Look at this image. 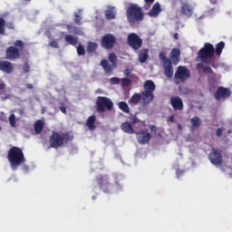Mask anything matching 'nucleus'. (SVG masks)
I'll return each instance as SVG.
<instances>
[{"mask_svg":"<svg viewBox=\"0 0 232 232\" xmlns=\"http://www.w3.org/2000/svg\"><path fill=\"white\" fill-rule=\"evenodd\" d=\"M215 55V46L212 44L206 43L204 46L198 52L197 61H201L197 64L198 70H202L203 73H210L214 75L213 69L209 67L211 59Z\"/></svg>","mask_w":232,"mask_h":232,"instance_id":"1","label":"nucleus"},{"mask_svg":"<svg viewBox=\"0 0 232 232\" xmlns=\"http://www.w3.org/2000/svg\"><path fill=\"white\" fill-rule=\"evenodd\" d=\"M73 138L74 137L72 132L53 131L49 139L50 148H53L54 150H58V148H63L64 144L72 142Z\"/></svg>","mask_w":232,"mask_h":232,"instance_id":"2","label":"nucleus"},{"mask_svg":"<svg viewBox=\"0 0 232 232\" xmlns=\"http://www.w3.org/2000/svg\"><path fill=\"white\" fill-rule=\"evenodd\" d=\"M7 160L13 171H15L21 164H24V153L19 147H12L7 152Z\"/></svg>","mask_w":232,"mask_h":232,"instance_id":"3","label":"nucleus"},{"mask_svg":"<svg viewBox=\"0 0 232 232\" xmlns=\"http://www.w3.org/2000/svg\"><path fill=\"white\" fill-rule=\"evenodd\" d=\"M127 21L132 24L139 21H144V12L137 4H130L127 8Z\"/></svg>","mask_w":232,"mask_h":232,"instance_id":"4","label":"nucleus"},{"mask_svg":"<svg viewBox=\"0 0 232 232\" xmlns=\"http://www.w3.org/2000/svg\"><path fill=\"white\" fill-rule=\"evenodd\" d=\"M24 51V43L22 40H16L13 46H9L5 50V57L9 61L21 59V53Z\"/></svg>","mask_w":232,"mask_h":232,"instance_id":"5","label":"nucleus"},{"mask_svg":"<svg viewBox=\"0 0 232 232\" xmlns=\"http://www.w3.org/2000/svg\"><path fill=\"white\" fill-rule=\"evenodd\" d=\"M96 110L99 113H104V111H111L113 110V102L110 98L105 96H98L96 100Z\"/></svg>","mask_w":232,"mask_h":232,"instance_id":"6","label":"nucleus"},{"mask_svg":"<svg viewBox=\"0 0 232 232\" xmlns=\"http://www.w3.org/2000/svg\"><path fill=\"white\" fill-rule=\"evenodd\" d=\"M189 78H191V72L189 69L183 65L177 67L176 72L174 73V79L177 84H179V82H186Z\"/></svg>","mask_w":232,"mask_h":232,"instance_id":"7","label":"nucleus"},{"mask_svg":"<svg viewBox=\"0 0 232 232\" xmlns=\"http://www.w3.org/2000/svg\"><path fill=\"white\" fill-rule=\"evenodd\" d=\"M160 61L163 63V68H164V75L167 76L168 79H171L173 77V63L171 60L169 59L168 56H166V53L164 52H160L159 54Z\"/></svg>","mask_w":232,"mask_h":232,"instance_id":"8","label":"nucleus"},{"mask_svg":"<svg viewBox=\"0 0 232 232\" xmlns=\"http://www.w3.org/2000/svg\"><path fill=\"white\" fill-rule=\"evenodd\" d=\"M137 126H140V120H139L137 117H134L130 120V122L125 121L121 124V128L122 131L125 133H129L130 135H133V133H137L135 130Z\"/></svg>","mask_w":232,"mask_h":232,"instance_id":"9","label":"nucleus"},{"mask_svg":"<svg viewBox=\"0 0 232 232\" xmlns=\"http://www.w3.org/2000/svg\"><path fill=\"white\" fill-rule=\"evenodd\" d=\"M127 44L128 45L134 50V52H137L138 50H140L142 47V40L139 36V34L135 33L129 34L127 37Z\"/></svg>","mask_w":232,"mask_h":232,"instance_id":"10","label":"nucleus"},{"mask_svg":"<svg viewBox=\"0 0 232 232\" xmlns=\"http://www.w3.org/2000/svg\"><path fill=\"white\" fill-rule=\"evenodd\" d=\"M96 182L103 193H110L111 191V183H110V177L108 175L98 176Z\"/></svg>","mask_w":232,"mask_h":232,"instance_id":"11","label":"nucleus"},{"mask_svg":"<svg viewBox=\"0 0 232 232\" xmlns=\"http://www.w3.org/2000/svg\"><path fill=\"white\" fill-rule=\"evenodd\" d=\"M117 43V38L115 35L111 34H107L102 37L101 44L102 48H105V50H111L113 46H115V44Z\"/></svg>","mask_w":232,"mask_h":232,"instance_id":"12","label":"nucleus"},{"mask_svg":"<svg viewBox=\"0 0 232 232\" xmlns=\"http://www.w3.org/2000/svg\"><path fill=\"white\" fill-rule=\"evenodd\" d=\"M216 101H222V99H229L231 97V90L226 87H218L214 94Z\"/></svg>","mask_w":232,"mask_h":232,"instance_id":"13","label":"nucleus"},{"mask_svg":"<svg viewBox=\"0 0 232 232\" xmlns=\"http://www.w3.org/2000/svg\"><path fill=\"white\" fill-rule=\"evenodd\" d=\"M139 144H147L151 140V134L148 132V129L140 130L136 133Z\"/></svg>","mask_w":232,"mask_h":232,"instance_id":"14","label":"nucleus"},{"mask_svg":"<svg viewBox=\"0 0 232 232\" xmlns=\"http://www.w3.org/2000/svg\"><path fill=\"white\" fill-rule=\"evenodd\" d=\"M208 159L211 164H214L215 166H220V164H222V154H220V152L216 149L211 150Z\"/></svg>","mask_w":232,"mask_h":232,"instance_id":"15","label":"nucleus"},{"mask_svg":"<svg viewBox=\"0 0 232 232\" xmlns=\"http://www.w3.org/2000/svg\"><path fill=\"white\" fill-rule=\"evenodd\" d=\"M170 104L175 111H182L184 110V102L179 96L171 97Z\"/></svg>","mask_w":232,"mask_h":232,"instance_id":"16","label":"nucleus"},{"mask_svg":"<svg viewBox=\"0 0 232 232\" xmlns=\"http://www.w3.org/2000/svg\"><path fill=\"white\" fill-rule=\"evenodd\" d=\"M0 72L12 73V72H14V64L9 61H0Z\"/></svg>","mask_w":232,"mask_h":232,"instance_id":"17","label":"nucleus"},{"mask_svg":"<svg viewBox=\"0 0 232 232\" xmlns=\"http://www.w3.org/2000/svg\"><path fill=\"white\" fill-rule=\"evenodd\" d=\"M170 61L171 63L177 66L179 63H180V49L179 48H174L170 52Z\"/></svg>","mask_w":232,"mask_h":232,"instance_id":"18","label":"nucleus"},{"mask_svg":"<svg viewBox=\"0 0 232 232\" xmlns=\"http://www.w3.org/2000/svg\"><path fill=\"white\" fill-rule=\"evenodd\" d=\"M193 6L188 3L182 4L180 14L186 15V17H191L193 15Z\"/></svg>","mask_w":232,"mask_h":232,"instance_id":"19","label":"nucleus"},{"mask_svg":"<svg viewBox=\"0 0 232 232\" xmlns=\"http://www.w3.org/2000/svg\"><path fill=\"white\" fill-rule=\"evenodd\" d=\"M140 95L141 101L145 106H148V104H150L153 101V99H155V95L153 94V92H148L146 91H143Z\"/></svg>","mask_w":232,"mask_h":232,"instance_id":"20","label":"nucleus"},{"mask_svg":"<svg viewBox=\"0 0 232 232\" xmlns=\"http://www.w3.org/2000/svg\"><path fill=\"white\" fill-rule=\"evenodd\" d=\"M160 12H162V7L159 2H156L150 10L148 15H150V17H159Z\"/></svg>","mask_w":232,"mask_h":232,"instance_id":"21","label":"nucleus"},{"mask_svg":"<svg viewBox=\"0 0 232 232\" xmlns=\"http://www.w3.org/2000/svg\"><path fill=\"white\" fill-rule=\"evenodd\" d=\"M144 91L150 93H154L155 90H157V85H155V82L151 80H147L144 82L143 84Z\"/></svg>","mask_w":232,"mask_h":232,"instance_id":"22","label":"nucleus"},{"mask_svg":"<svg viewBox=\"0 0 232 232\" xmlns=\"http://www.w3.org/2000/svg\"><path fill=\"white\" fill-rule=\"evenodd\" d=\"M202 126V120L198 118V116H194L190 119V131H195V130H198Z\"/></svg>","mask_w":232,"mask_h":232,"instance_id":"23","label":"nucleus"},{"mask_svg":"<svg viewBox=\"0 0 232 232\" xmlns=\"http://www.w3.org/2000/svg\"><path fill=\"white\" fill-rule=\"evenodd\" d=\"M101 66H102L105 73H113V63L110 64V63L108 62V60H102L101 62Z\"/></svg>","mask_w":232,"mask_h":232,"instance_id":"24","label":"nucleus"},{"mask_svg":"<svg viewBox=\"0 0 232 232\" xmlns=\"http://www.w3.org/2000/svg\"><path fill=\"white\" fill-rule=\"evenodd\" d=\"M150 50L148 49H141L139 52V61L140 63H146V61H148V59H150Z\"/></svg>","mask_w":232,"mask_h":232,"instance_id":"25","label":"nucleus"},{"mask_svg":"<svg viewBox=\"0 0 232 232\" xmlns=\"http://www.w3.org/2000/svg\"><path fill=\"white\" fill-rule=\"evenodd\" d=\"M44 129V121H43V120H38L34 122V130L36 135L43 133Z\"/></svg>","mask_w":232,"mask_h":232,"instance_id":"26","label":"nucleus"},{"mask_svg":"<svg viewBox=\"0 0 232 232\" xmlns=\"http://www.w3.org/2000/svg\"><path fill=\"white\" fill-rule=\"evenodd\" d=\"M95 121L96 117L95 115H91L86 121V126L90 130V131H95Z\"/></svg>","mask_w":232,"mask_h":232,"instance_id":"27","label":"nucleus"},{"mask_svg":"<svg viewBox=\"0 0 232 232\" xmlns=\"http://www.w3.org/2000/svg\"><path fill=\"white\" fill-rule=\"evenodd\" d=\"M64 41L68 43V44H71L72 46H77V44L79 43V38L72 34H66L64 36Z\"/></svg>","mask_w":232,"mask_h":232,"instance_id":"28","label":"nucleus"},{"mask_svg":"<svg viewBox=\"0 0 232 232\" xmlns=\"http://www.w3.org/2000/svg\"><path fill=\"white\" fill-rule=\"evenodd\" d=\"M140 101H142L140 93H134L129 100V104H135L137 106Z\"/></svg>","mask_w":232,"mask_h":232,"instance_id":"29","label":"nucleus"},{"mask_svg":"<svg viewBox=\"0 0 232 232\" xmlns=\"http://www.w3.org/2000/svg\"><path fill=\"white\" fill-rule=\"evenodd\" d=\"M225 46L226 43L224 42H219L216 44V49H214V53L216 52V55L218 57H220V55H222V50H224Z\"/></svg>","mask_w":232,"mask_h":232,"instance_id":"30","label":"nucleus"},{"mask_svg":"<svg viewBox=\"0 0 232 232\" xmlns=\"http://www.w3.org/2000/svg\"><path fill=\"white\" fill-rule=\"evenodd\" d=\"M67 30H69V32L71 34H77L79 35H81V34H82V30H81V28L75 26V25H72V24H67L66 25Z\"/></svg>","mask_w":232,"mask_h":232,"instance_id":"31","label":"nucleus"},{"mask_svg":"<svg viewBox=\"0 0 232 232\" xmlns=\"http://www.w3.org/2000/svg\"><path fill=\"white\" fill-rule=\"evenodd\" d=\"M105 17L109 21H111V19H115V7H111L105 12Z\"/></svg>","mask_w":232,"mask_h":232,"instance_id":"32","label":"nucleus"},{"mask_svg":"<svg viewBox=\"0 0 232 232\" xmlns=\"http://www.w3.org/2000/svg\"><path fill=\"white\" fill-rule=\"evenodd\" d=\"M119 108L123 111V113H130V106L126 102H120Z\"/></svg>","mask_w":232,"mask_h":232,"instance_id":"33","label":"nucleus"},{"mask_svg":"<svg viewBox=\"0 0 232 232\" xmlns=\"http://www.w3.org/2000/svg\"><path fill=\"white\" fill-rule=\"evenodd\" d=\"M95 50H97V44L93 42H89L87 44V52L92 53L95 52Z\"/></svg>","mask_w":232,"mask_h":232,"instance_id":"34","label":"nucleus"},{"mask_svg":"<svg viewBox=\"0 0 232 232\" xmlns=\"http://www.w3.org/2000/svg\"><path fill=\"white\" fill-rule=\"evenodd\" d=\"M109 61H110V63H111L113 68H116V67H117V54H115V53H111V54L109 55Z\"/></svg>","mask_w":232,"mask_h":232,"instance_id":"35","label":"nucleus"},{"mask_svg":"<svg viewBox=\"0 0 232 232\" xmlns=\"http://www.w3.org/2000/svg\"><path fill=\"white\" fill-rule=\"evenodd\" d=\"M144 5H143V9L144 10H150V8H151V5H153V3H155V0H144Z\"/></svg>","mask_w":232,"mask_h":232,"instance_id":"36","label":"nucleus"},{"mask_svg":"<svg viewBox=\"0 0 232 232\" xmlns=\"http://www.w3.org/2000/svg\"><path fill=\"white\" fill-rule=\"evenodd\" d=\"M5 26H6V22H5V19L0 18V35H5Z\"/></svg>","mask_w":232,"mask_h":232,"instance_id":"37","label":"nucleus"},{"mask_svg":"<svg viewBox=\"0 0 232 232\" xmlns=\"http://www.w3.org/2000/svg\"><path fill=\"white\" fill-rule=\"evenodd\" d=\"M121 86L123 88H128V86H130L131 84V80L128 79V78H122L121 80Z\"/></svg>","mask_w":232,"mask_h":232,"instance_id":"38","label":"nucleus"},{"mask_svg":"<svg viewBox=\"0 0 232 232\" xmlns=\"http://www.w3.org/2000/svg\"><path fill=\"white\" fill-rule=\"evenodd\" d=\"M77 53L78 55H85L86 50L84 49V46H82L81 44L77 47Z\"/></svg>","mask_w":232,"mask_h":232,"instance_id":"39","label":"nucleus"},{"mask_svg":"<svg viewBox=\"0 0 232 232\" xmlns=\"http://www.w3.org/2000/svg\"><path fill=\"white\" fill-rule=\"evenodd\" d=\"M9 123L12 128H15V114L12 113L9 116Z\"/></svg>","mask_w":232,"mask_h":232,"instance_id":"40","label":"nucleus"},{"mask_svg":"<svg viewBox=\"0 0 232 232\" xmlns=\"http://www.w3.org/2000/svg\"><path fill=\"white\" fill-rule=\"evenodd\" d=\"M82 20V17L77 13L74 14V23L75 24H78L80 26L81 21Z\"/></svg>","mask_w":232,"mask_h":232,"instance_id":"41","label":"nucleus"},{"mask_svg":"<svg viewBox=\"0 0 232 232\" xmlns=\"http://www.w3.org/2000/svg\"><path fill=\"white\" fill-rule=\"evenodd\" d=\"M49 46H51V48H59V43L55 40H53L49 43Z\"/></svg>","mask_w":232,"mask_h":232,"instance_id":"42","label":"nucleus"},{"mask_svg":"<svg viewBox=\"0 0 232 232\" xmlns=\"http://www.w3.org/2000/svg\"><path fill=\"white\" fill-rule=\"evenodd\" d=\"M121 82V79L117 77L111 78V84H119Z\"/></svg>","mask_w":232,"mask_h":232,"instance_id":"43","label":"nucleus"},{"mask_svg":"<svg viewBox=\"0 0 232 232\" xmlns=\"http://www.w3.org/2000/svg\"><path fill=\"white\" fill-rule=\"evenodd\" d=\"M23 71L24 73H28L30 72V64L28 63H25L23 67Z\"/></svg>","mask_w":232,"mask_h":232,"instance_id":"44","label":"nucleus"},{"mask_svg":"<svg viewBox=\"0 0 232 232\" xmlns=\"http://www.w3.org/2000/svg\"><path fill=\"white\" fill-rule=\"evenodd\" d=\"M123 73H124L125 77H130V75H131V70H130V69H125V70L123 71Z\"/></svg>","mask_w":232,"mask_h":232,"instance_id":"45","label":"nucleus"},{"mask_svg":"<svg viewBox=\"0 0 232 232\" xmlns=\"http://www.w3.org/2000/svg\"><path fill=\"white\" fill-rule=\"evenodd\" d=\"M150 128V131H151L152 133H157V128L154 125H150L149 126Z\"/></svg>","mask_w":232,"mask_h":232,"instance_id":"46","label":"nucleus"},{"mask_svg":"<svg viewBox=\"0 0 232 232\" xmlns=\"http://www.w3.org/2000/svg\"><path fill=\"white\" fill-rule=\"evenodd\" d=\"M216 135H217V137H222V129L221 128L217 129Z\"/></svg>","mask_w":232,"mask_h":232,"instance_id":"47","label":"nucleus"},{"mask_svg":"<svg viewBox=\"0 0 232 232\" xmlns=\"http://www.w3.org/2000/svg\"><path fill=\"white\" fill-rule=\"evenodd\" d=\"M60 111H62V113H63L64 115H66L67 111H66V106H60Z\"/></svg>","mask_w":232,"mask_h":232,"instance_id":"48","label":"nucleus"},{"mask_svg":"<svg viewBox=\"0 0 232 232\" xmlns=\"http://www.w3.org/2000/svg\"><path fill=\"white\" fill-rule=\"evenodd\" d=\"M6 26H7V28H9L10 30H14V25L13 23H8V24H6Z\"/></svg>","mask_w":232,"mask_h":232,"instance_id":"49","label":"nucleus"},{"mask_svg":"<svg viewBox=\"0 0 232 232\" xmlns=\"http://www.w3.org/2000/svg\"><path fill=\"white\" fill-rule=\"evenodd\" d=\"M25 86H26L27 90H34V84H32V83H27Z\"/></svg>","mask_w":232,"mask_h":232,"instance_id":"50","label":"nucleus"},{"mask_svg":"<svg viewBox=\"0 0 232 232\" xmlns=\"http://www.w3.org/2000/svg\"><path fill=\"white\" fill-rule=\"evenodd\" d=\"M169 122H175V116H173V115L169 116Z\"/></svg>","mask_w":232,"mask_h":232,"instance_id":"51","label":"nucleus"},{"mask_svg":"<svg viewBox=\"0 0 232 232\" xmlns=\"http://www.w3.org/2000/svg\"><path fill=\"white\" fill-rule=\"evenodd\" d=\"M5 88H6V84H5V82H1L0 83V90H5Z\"/></svg>","mask_w":232,"mask_h":232,"instance_id":"52","label":"nucleus"},{"mask_svg":"<svg viewBox=\"0 0 232 232\" xmlns=\"http://www.w3.org/2000/svg\"><path fill=\"white\" fill-rule=\"evenodd\" d=\"M173 37L176 41H179V33L174 34Z\"/></svg>","mask_w":232,"mask_h":232,"instance_id":"53","label":"nucleus"},{"mask_svg":"<svg viewBox=\"0 0 232 232\" xmlns=\"http://www.w3.org/2000/svg\"><path fill=\"white\" fill-rule=\"evenodd\" d=\"M218 66V63H212V67H213V68H217Z\"/></svg>","mask_w":232,"mask_h":232,"instance_id":"54","label":"nucleus"},{"mask_svg":"<svg viewBox=\"0 0 232 232\" xmlns=\"http://www.w3.org/2000/svg\"><path fill=\"white\" fill-rule=\"evenodd\" d=\"M178 130H182V125L178 124Z\"/></svg>","mask_w":232,"mask_h":232,"instance_id":"55","label":"nucleus"},{"mask_svg":"<svg viewBox=\"0 0 232 232\" xmlns=\"http://www.w3.org/2000/svg\"><path fill=\"white\" fill-rule=\"evenodd\" d=\"M92 199L95 200V197L94 196L92 197Z\"/></svg>","mask_w":232,"mask_h":232,"instance_id":"56","label":"nucleus"},{"mask_svg":"<svg viewBox=\"0 0 232 232\" xmlns=\"http://www.w3.org/2000/svg\"><path fill=\"white\" fill-rule=\"evenodd\" d=\"M213 84H215V80H213Z\"/></svg>","mask_w":232,"mask_h":232,"instance_id":"57","label":"nucleus"},{"mask_svg":"<svg viewBox=\"0 0 232 232\" xmlns=\"http://www.w3.org/2000/svg\"><path fill=\"white\" fill-rule=\"evenodd\" d=\"M116 184H117V186H119V183H118V182H116Z\"/></svg>","mask_w":232,"mask_h":232,"instance_id":"58","label":"nucleus"},{"mask_svg":"<svg viewBox=\"0 0 232 232\" xmlns=\"http://www.w3.org/2000/svg\"><path fill=\"white\" fill-rule=\"evenodd\" d=\"M25 1H32V0H25Z\"/></svg>","mask_w":232,"mask_h":232,"instance_id":"59","label":"nucleus"}]
</instances>
